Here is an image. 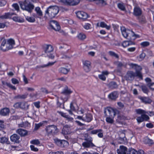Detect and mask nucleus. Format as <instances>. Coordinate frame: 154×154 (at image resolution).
Returning <instances> with one entry per match:
<instances>
[{"mask_svg": "<svg viewBox=\"0 0 154 154\" xmlns=\"http://www.w3.org/2000/svg\"><path fill=\"white\" fill-rule=\"evenodd\" d=\"M121 30L123 36L129 40H134L137 38L140 37L139 35L135 34L131 30L126 29L125 27H121Z\"/></svg>", "mask_w": 154, "mask_h": 154, "instance_id": "1", "label": "nucleus"}, {"mask_svg": "<svg viewBox=\"0 0 154 154\" xmlns=\"http://www.w3.org/2000/svg\"><path fill=\"white\" fill-rule=\"evenodd\" d=\"M32 0H25L24 1H20L19 2L20 8L23 10L31 13L34 9V6L31 3Z\"/></svg>", "mask_w": 154, "mask_h": 154, "instance_id": "2", "label": "nucleus"}, {"mask_svg": "<svg viewBox=\"0 0 154 154\" xmlns=\"http://www.w3.org/2000/svg\"><path fill=\"white\" fill-rule=\"evenodd\" d=\"M135 112L137 114L141 115V116L137 117L136 119L138 123L144 121H148L149 119V116L146 115L148 114L147 112L141 109H136Z\"/></svg>", "mask_w": 154, "mask_h": 154, "instance_id": "3", "label": "nucleus"}, {"mask_svg": "<svg viewBox=\"0 0 154 154\" xmlns=\"http://www.w3.org/2000/svg\"><path fill=\"white\" fill-rule=\"evenodd\" d=\"M59 8L56 6H50L45 11V16L47 14L50 19H52L55 17L59 11Z\"/></svg>", "mask_w": 154, "mask_h": 154, "instance_id": "4", "label": "nucleus"}, {"mask_svg": "<svg viewBox=\"0 0 154 154\" xmlns=\"http://www.w3.org/2000/svg\"><path fill=\"white\" fill-rule=\"evenodd\" d=\"M46 134L48 136L56 134L58 132L57 126L54 125H48L45 128Z\"/></svg>", "mask_w": 154, "mask_h": 154, "instance_id": "5", "label": "nucleus"}, {"mask_svg": "<svg viewBox=\"0 0 154 154\" xmlns=\"http://www.w3.org/2000/svg\"><path fill=\"white\" fill-rule=\"evenodd\" d=\"M129 65L133 69H135V73L136 74V76L139 79H142L143 75L141 72L142 68L141 66L137 64L132 63H130Z\"/></svg>", "mask_w": 154, "mask_h": 154, "instance_id": "6", "label": "nucleus"}, {"mask_svg": "<svg viewBox=\"0 0 154 154\" xmlns=\"http://www.w3.org/2000/svg\"><path fill=\"white\" fill-rule=\"evenodd\" d=\"M85 140L86 141L82 143V146L85 148H92L95 147L96 146L92 143V137L85 139Z\"/></svg>", "mask_w": 154, "mask_h": 154, "instance_id": "7", "label": "nucleus"}, {"mask_svg": "<svg viewBox=\"0 0 154 154\" xmlns=\"http://www.w3.org/2000/svg\"><path fill=\"white\" fill-rule=\"evenodd\" d=\"M125 132V131L122 130L119 131V142L120 143L125 144L127 142Z\"/></svg>", "mask_w": 154, "mask_h": 154, "instance_id": "8", "label": "nucleus"}, {"mask_svg": "<svg viewBox=\"0 0 154 154\" xmlns=\"http://www.w3.org/2000/svg\"><path fill=\"white\" fill-rule=\"evenodd\" d=\"M135 77L137 76L135 72L132 71H128L125 76L124 78L127 81H132Z\"/></svg>", "mask_w": 154, "mask_h": 154, "instance_id": "9", "label": "nucleus"}, {"mask_svg": "<svg viewBox=\"0 0 154 154\" xmlns=\"http://www.w3.org/2000/svg\"><path fill=\"white\" fill-rule=\"evenodd\" d=\"M54 140L57 146L62 147H65L68 144V142L64 140H61L58 139H55Z\"/></svg>", "mask_w": 154, "mask_h": 154, "instance_id": "10", "label": "nucleus"}, {"mask_svg": "<svg viewBox=\"0 0 154 154\" xmlns=\"http://www.w3.org/2000/svg\"><path fill=\"white\" fill-rule=\"evenodd\" d=\"M50 25L51 28L55 31H59L60 29L59 24L56 21H51Z\"/></svg>", "mask_w": 154, "mask_h": 154, "instance_id": "11", "label": "nucleus"}, {"mask_svg": "<svg viewBox=\"0 0 154 154\" xmlns=\"http://www.w3.org/2000/svg\"><path fill=\"white\" fill-rule=\"evenodd\" d=\"M83 68L84 70L87 72H89L91 69V62L88 60H85L83 62Z\"/></svg>", "mask_w": 154, "mask_h": 154, "instance_id": "12", "label": "nucleus"}, {"mask_svg": "<svg viewBox=\"0 0 154 154\" xmlns=\"http://www.w3.org/2000/svg\"><path fill=\"white\" fill-rule=\"evenodd\" d=\"M138 98L140 100L141 102L145 104H150L152 101L149 97L139 96Z\"/></svg>", "mask_w": 154, "mask_h": 154, "instance_id": "13", "label": "nucleus"}, {"mask_svg": "<svg viewBox=\"0 0 154 154\" xmlns=\"http://www.w3.org/2000/svg\"><path fill=\"white\" fill-rule=\"evenodd\" d=\"M11 141L15 143H18L20 142V137L17 134H14L11 135L10 137Z\"/></svg>", "mask_w": 154, "mask_h": 154, "instance_id": "14", "label": "nucleus"}, {"mask_svg": "<svg viewBox=\"0 0 154 154\" xmlns=\"http://www.w3.org/2000/svg\"><path fill=\"white\" fill-rule=\"evenodd\" d=\"M142 11L140 8L138 6L134 7L133 12V14L135 16H139L141 15Z\"/></svg>", "mask_w": 154, "mask_h": 154, "instance_id": "15", "label": "nucleus"}, {"mask_svg": "<svg viewBox=\"0 0 154 154\" xmlns=\"http://www.w3.org/2000/svg\"><path fill=\"white\" fill-rule=\"evenodd\" d=\"M107 112L109 116L112 117H114L116 114V112L115 110L112 108H109L105 109L104 111V113L106 116H107L108 115L106 114V112Z\"/></svg>", "mask_w": 154, "mask_h": 154, "instance_id": "16", "label": "nucleus"}, {"mask_svg": "<svg viewBox=\"0 0 154 154\" xmlns=\"http://www.w3.org/2000/svg\"><path fill=\"white\" fill-rule=\"evenodd\" d=\"M76 15L79 19L83 20L86 19L88 17V14L83 11H78L76 13Z\"/></svg>", "mask_w": 154, "mask_h": 154, "instance_id": "17", "label": "nucleus"}, {"mask_svg": "<svg viewBox=\"0 0 154 154\" xmlns=\"http://www.w3.org/2000/svg\"><path fill=\"white\" fill-rule=\"evenodd\" d=\"M144 152L142 150L138 151L132 148H129L127 151V154H144Z\"/></svg>", "mask_w": 154, "mask_h": 154, "instance_id": "18", "label": "nucleus"}, {"mask_svg": "<svg viewBox=\"0 0 154 154\" xmlns=\"http://www.w3.org/2000/svg\"><path fill=\"white\" fill-rule=\"evenodd\" d=\"M43 50L46 53L48 54L53 51L54 48L51 45H45L44 46Z\"/></svg>", "mask_w": 154, "mask_h": 154, "instance_id": "19", "label": "nucleus"}, {"mask_svg": "<svg viewBox=\"0 0 154 154\" xmlns=\"http://www.w3.org/2000/svg\"><path fill=\"white\" fill-rule=\"evenodd\" d=\"M10 112L9 109L7 107H5L0 110V115L3 116H8L9 115Z\"/></svg>", "mask_w": 154, "mask_h": 154, "instance_id": "20", "label": "nucleus"}, {"mask_svg": "<svg viewBox=\"0 0 154 154\" xmlns=\"http://www.w3.org/2000/svg\"><path fill=\"white\" fill-rule=\"evenodd\" d=\"M117 151L118 154H127L128 150L126 147L120 146L119 148L117 149Z\"/></svg>", "mask_w": 154, "mask_h": 154, "instance_id": "21", "label": "nucleus"}, {"mask_svg": "<svg viewBox=\"0 0 154 154\" xmlns=\"http://www.w3.org/2000/svg\"><path fill=\"white\" fill-rule=\"evenodd\" d=\"M1 49L4 51L10 49L6 42V40L5 39H4L1 45Z\"/></svg>", "mask_w": 154, "mask_h": 154, "instance_id": "22", "label": "nucleus"}, {"mask_svg": "<svg viewBox=\"0 0 154 154\" xmlns=\"http://www.w3.org/2000/svg\"><path fill=\"white\" fill-rule=\"evenodd\" d=\"M16 132L19 134L21 137H24L28 134V131L23 129H18L16 131Z\"/></svg>", "mask_w": 154, "mask_h": 154, "instance_id": "23", "label": "nucleus"}, {"mask_svg": "<svg viewBox=\"0 0 154 154\" xmlns=\"http://www.w3.org/2000/svg\"><path fill=\"white\" fill-rule=\"evenodd\" d=\"M118 97V94L117 91H114L108 95V97L113 100H115Z\"/></svg>", "mask_w": 154, "mask_h": 154, "instance_id": "24", "label": "nucleus"}, {"mask_svg": "<svg viewBox=\"0 0 154 154\" xmlns=\"http://www.w3.org/2000/svg\"><path fill=\"white\" fill-rule=\"evenodd\" d=\"M35 11L36 13V17L42 18L43 16V13L40 7H37L35 8Z\"/></svg>", "mask_w": 154, "mask_h": 154, "instance_id": "25", "label": "nucleus"}, {"mask_svg": "<svg viewBox=\"0 0 154 154\" xmlns=\"http://www.w3.org/2000/svg\"><path fill=\"white\" fill-rule=\"evenodd\" d=\"M71 133L70 128L67 125L64 126L62 129V133L64 135L70 134Z\"/></svg>", "mask_w": 154, "mask_h": 154, "instance_id": "26", "label": "nucleus"}, {"mask_svg": "<svg viewBox=\"0 0 154 154\" xmlns=\"http://www.w3.org/2000/svg\"><path fill=\"white\" fill-rule=\"evenodd\" d=\"M109 74V72L107 71H103L102 72L101 74L99 75L98 77L100 79L105 81L106 78L105 75H107Z\"/></svg>", "mask_w": 154, "mask_h": 154, "instance_id": "27", "label": "nucleus"}, {"mask_svg": "<svg viewBox=\"0 0 154 154\" xmlns=\"http://www.w3.org/2000/svg\"><path fill=\"white\" fill-rule=\"evenodd\" d=\"M7 43L10 49H12L13 48V45L15 44L14 40L12 38L8 39L7 41Z\"/></svg>", "mask_w": 154, "mask_h": 154, "instance_id": "28", "label": "nucleus"}, {"mask_svg": "<svg viewBox=\"0 0 154 154\" xmlns=\"http://www.w3.org/2000/svg\"><path fill=\"white\" fill-rule=\"evenodd\" d=\"M93 117L92 115L90 113H87L85 117H84L83 121L87 122H90L92 119Z\"/></svg>", "mask_w": 154, "mask_h": 154, "instance_id": "29", "label": "nucleus"}, {"mask_svg": "<svg viewBox=\"0 0 154 154\" xmlns=\"http://www.w3.org/2000/svg\"><path fill=\"white\" fill-rule=\"evenodd\" d=\"M108 86L109 88L111 89H116L118 87V85L116 83L114 82H110L108 84Z\"/></svg>", "mask_w": 154, "mask_h": 154, "instance_id": "30", "label": "nucleus"}, {"mask_svg": "<svg viewBox=\"0 0 154 154\" xmlns=\"http://www.w3.org/2000/svg\"><path fill=\"white\" fill-rule=\"evenodd\" d=\"M57 112L61 116L67 119L68 120L71 121L73 119L72 118L69 116L68 115H66L65 113H64L62 112L58 111Z\"/></svg>", "mask_w": 154, "mask_h": 154, "instance_id": "31", "label": "nucleus"}, {"mask_svg": "<svg viewBox=\"0 0 154 154\" xmlns=\"http://www.w3.org/2000/svg\"><path fill=\"white\" fill-rule=\"evenodd\" d=\"M0 143L3 144L6 143L7 144H10V142L8 140V138L5 137H0Z\"/></svg>", "mask_w": 154, "mask_h": 154, "instance_id": "32", "label": "nucleus"}, {"mask_svg": "<svg viewBox=\"0 0 154 154\" xmlns=\"http://www.w3.org/2000/svg\"><path fill=\"white\" fill-rule=\"evenodd\" d=\"M2 85H7L8 87L11 88L12 90H16V87L15 86L13 85L10 83L7 82H5L4 81L2 82Z\"/></svg>", "mask_w": 154, "mask_h": 154, "instance_id": "33", "label": "nucleus"}, {"mask_svg": "<svg viewBox=\"0 0 154 154\" xmlns=\"http://www.w3.org/2000/svg\"><path fill=\"white\" fill-rule=\"evenodd\" d=\"M60 72L64 74H66L69 71V70L64 67H61L59 69Z\"/></svg>", "mask_w": 154, "mask_h": 154, "instance_id": "34", "label": "nucleus"}, {"mask_svg": "<svg viewBox=\"0 0 154 154\" xmlns=\"http://www.w3.org/2000/svg\"><path fill=\"white\" fill-rule=\"evenodd\" d=\"M77 37L79 39L83 40L86 38V36L85 34L83 33H80L78 35Z\"/></svg>", "mask_w": 154, "mask_h": 154, "instance_id": "35", "label": "nucleus"}, {"mask_svg": "<svg viewBox=\"0 0 154 154\" xmlns=\"http://www.w3.org/2000/svg\"><path fill=\"white\" fill-rule=\"evenodd\" d=\"M72 91L70 89H68V87L66 86L63 90L62 91L61 93L64 94H71Z\"/></svg>", "mask_w": 154, "mask_h": 154, "instance_id": "36", "label": "nucleus"}, {"mask_svg": "<svg viewBox=\"0 0 154 154\" xmlns=\"http://www.w3.org/2000/svg\"><path fill=\"white\" fill-rule=\"evenodd\" d=\"M13 20L14 21L19 22H23L24 21V20L23 18L17 16L13 17Z\"/></svg>", "mask_w": 154, "mask_h": 154, "instance_id": "37", "label": "nucleus"}, {"mask_svg": "<svg viewBox=\"0 0 154 154\" xmlns=\"http://www.w3.org/2000/svg\"><path fill=\"white\" fill-rule=\"evenodd\" d=\"M133 44V43L131 41H125L122 43V45L125 48Z\"/></svg>", "mask_w": 154, "mask_h": 154, "instance_id": "38", "label": "nucleus"}, {"mask_svg": "<svg viewBox=\"0 0 154 154\" xmlns=\"http://www.w3.org/2000/svg\"><path fill=\"white\" fill-rule=\"evenodd\" d=\"M100 26L102 28H105L108 30L110 28V26H107L106 24L103 22H101L100 23Z\"/></svg>", "mask_w": 154, "mask_h": 154, "instance_id": "39", "label": "nucleus"}, {"mask_svg": "<svg viewBox=\"0 0 154 154\" xmlns=\"http://www.w3.org/2000/svg\"><path fill=\"white\" fill-rule=\"evenodd\" d=\"M71 0H60V2L63 4L67 5H71Z\"/></svg>", "mask_w": 154, "mask_h": 154, "instance_id": "40", "label": "nucleus"}, {"mask_svg": "<svg viewBox=\"0 0 154 154\" xmlns=\"http://www.w3.org/2000/svg\"><path fill=\"white\" fill-rule=\"evenodd\" d=\"M28 105L27 103L25 102H22L20 103V108L24 109H26L28 108Z\"/></svg>", "mask_w": 154, "mask_h": 154, "instance_id": "41", "label": "nucleus"}, {"mask_svg": "<svg viewBox=\"0 0 154 154\" xmlns=\"http://www.w3.org/2000/svg\"><path fill=\"white\" fill-rule=\"evenodd\" d=\"M27 94H19L15 96V98L16 99H24L27 96Z\"/></svg>", "mask_w": 154, "mask_h": 154, "instance_id": "42", "label": "nucleus"}, {"mask_svg": "<svg viewBox=\"0 0 154 154\" xmlns=\"http://www.w3.org/2000/svg\"><path fill=\"white\" fill-rule=\"evenodd\" d=\"M139 21L142 23H145L146 21L145 17L143 15L140 16L138 18Z\"/></svg>", "mask_w": 154, "mask_h": 154, "instance_id": "43", "label": "nucleus"}, {"mask_svg": "<svg viewBox=\"0 0 154 154\" xmlns=\"http://www.w3.org/2000/svg\"><path fill=\"white\" fill-rule=\"evenodd\" d=\"M113 118L114 117H107L106 118V121L108 123L112 124L114 122Z\"/></svg>", "mask_w": 154, "mask_h": 154, "instance_id": "44", "label": "nucleus"}, {"mask_svg": "<svg viewBox=\"0 0 154 154\" xmlns=\"http://www.w3.org/2000/svg\"><path fill=\"white\" fill-rule=\"evenodd\" d=\"M13 14L10 13H5L4 15L2 16V18L5 19L10 18Z\"/></svg>", "mask_w": 154, "mask_h": 154, "instance_id": "45", "label": "nucleus"}, {"mask_svg": "<svg viewBox=\"0 0 154 154\" xmlns=\"http://www.w3.org/2000/svg\"><path fill=\"white\" fill-rule=\"evenodd\" d=\"M118 6L119 9L123 11H125L126 8L125 5L123 3H119L118 4Z\"/></svg>", "mask_w": 154, "mask_h": 154, "instance_id": "46", "label": "nucleus"}, {"mask_svg": "<svg viewBox=\"0 0 154 154\" xmlns=\"http://www.w3.org/2000/svg\"><path fill=\"white\" fill-rule=\"evenodd\" d=\"M26 18V20L29 22H34L35 21V18L33 17L27 16Z\"/></svg>", "mask_w": 154, "mask_h": 154, "instance_id": "47", "label": "nucleus"}, {"mask_svg": "<svg viewBox=\"0 0 154 154\" xmlns=\"http://www.w3.org/2000/svg\"><path fill=\"white\" fill-rule=\"evenodd\" d=\"M80 0H71V5H75L78 4L80 2Z\"/></svg>", "mask_w": 154, "mask_h": 154, "instance_id": "48", "label": "nucleus"}, {"mask_svg": "<svg viewBox=\"0 0 154 154\" xmlns=\"http://www.w3.org/2000/svg\"><path fill=\"white\" fill-rule=\"evenodd\" d=\"M126 64H124L121 62H119L117 63V66L118 68H121L122 67H124L126 68Z\"/></svg>", "mask_w": 154, "mask_h": 154, "instance_id": "49", "label": "nucleus"}, {"mask_svg": "<svg viewBox=\"0 0 154 154\" xmlns=\"http://www.w3.org/2000/svg\"><path fill=\"white\" fill-rule=\"evenodd\" d=\"M30 143L32 144L36 145L39 144L40 143V141L38 139H35L32 140L31 141Z\"/></svg>", "mask_w": 154, "mask_h": 154, "instance_id": "50", "label": "nucleus"}, {"mask_svg": "<svg viewBox=\"0 0 154 154\" xmlns=\"http://www.w3.org/2000/svg\"><path fill=\"white\" fill-rule=\"evenodd\" d=\"M103 130L101 129H98L97 130H93L90 132L91 134H96L99 132L102 131Z\"/></svg>", "mask_w": 154, "mask_h": 154, "instance_id": "51", "label": "nucleus"}, {"mask_svg": "<svg viewBox=\"0 0 154 154\" xmlns=\"http://www.w3.org/2000/svg\"><path fill=\"white\" fill-rule=\"evenodd\" d=\"M150 43L148 42H142L140 44V45L143 47H145L149 46Z\"/></svg>", "mask_w": 154, "mask_h": 154, "instance_id": "52", "label": "nucleus"}, {"mask_svg": "<svg viewBox=\"0 0 154 154\" xmlns=\"http://www.w3.org/2000/svg\"><path fill=\"white\" fill-rule=\"evenodd\" d=\"M12 83L14 85L17 84H19V81L16 78H13L11 79Z\"/></svg>", "mask_w": 154, "mask_h": 154, "instance_id": "53", "label": "nucleus"}, {"mask_svg": "<svg viewBox=\"0 0 154 154\" xmlns=\"http://www.w3.org/2000/svg\"><path fill=\"white\" fill-rule=\"evenodd\" d=\"M109 54L111 56L117 58H119L118 55L113 51H109Z\"/></svg>", "mask_w": 154, "mask_h": 154, "instance_id": "54", "label": "nucleus"}, {"mask_svg": "<svg viewBox=\"0 0 154 154\" xmlns=\"http://www.w3.org/2000/svg\"><path fill=\"white\" fill-rule=\"evenodd\" d=\"M56 61H55L54 62H49L48 64L46 65H44L42 66L41 67L42 68H44L46 67H48L50 66H51L54 64L55 63Z\"/></svg>", "mask_w": 154, "mask_h": 154, "instance_id": "55", "label": "nucleus"}, {"mask_svg": "<svg viewBox=\"0 0 154 154\" xmlns=\"http://www.w3.org/2000/svg\"><path fill=\"white\" fill-rule=\"evenodd\" d=\"M43 123H40L38 124H35V129L36 130L38 129L40 127L42 126L43 125Z\"/></svg>", "mask_w": 154, "mask_h": 154, "instance_id": "56", "label": "nucleus"}, {"mask_svg": "<svg viewBox=\"0 0 154 154\" xmlns=\"http://www.w3.org/2000/svg\"><path fill=\"white\" fill-rule=\"evenodd\" d=\"M145 80L147 82V85L149 88V84L154 83V82H152L151 79L149 78H146L145 79Z\"/></svg>", "mask_w": 154, "mask_h": 154, "instance_id": "57", "label": "nucleus"}, {"mask_svg": "<svg viewBox=\"0 0 154 154\" xmlns=\"http://www.w3.org/2000/svg\"><path fill=\"white\" fill-rule=\"evenodd\" d=\"M24 122V128H27L30 127V123L27 121H26Z\"/></svg>", "mask_w": 154, "mask_h": 154, "instance_id": "58", "label": "nucleus"}, {"mask_svg": "<svg viewBox=\"0 0 154 154\" xmlns=\"http://www.w3.org/2000/svg\"><path fill=\"white\" fill-rule=\"evenodd\" d=\"M143 91L145 93H147L148 92V89L145 86H142L141 87Z\"/></svg>", "mask_w": 154, "mask_h": 154, "instance_id": "59", "label": "nucleus"}, {"mask_svg": "<svg viewBox=\"0 0 154 154\" xmlns=\"http://www.w3.org/2000/svg\"><path fill=\"white\" fill-rule=\"evenodd\" d=\"M146 140L147 143L149 145H152L154 144L153 140L149 138H147Z\"/></svg>", "mask_w": 154, "mask_h": 154, "instance_id": "60", "label": "nucleus"}, {"mask_svg": "<svg viewBox=\"0 0 154 154\" xmlns=\"http://www.w3.org/2000/svg\"><path fill=\"white\" fill-rule=\"evenodd\" d=\"M20 102L16 103L14 105V107L16 109L20 108Z\"/></svg>", "mask_w": 154, "mask_h": 154, "instance_id": "61", "label": "nucleus"}, {"mask_svg": "<svg viewBox=\"0 0 154 154\" xmlns=\"http://www.w3.org/2000/svg\"><path fill=\"white\" fill-rule=\"evenodd\" d=\"M13 7L17 11H19V7L17 4H14L12 5Z\"/></svg>", "mask_w": 154, "mask_h": 154, "instance_id": "62", "label": "nucleus"}, {"mask_svg": "<svg viewBox=\"0 0 154 154\" xmlns=\"http://www.w3.org/2000/svg\"><path fill=\"white\" fill-rule=\"evenodd\" d=\"M30 147L32 150L35 152L38 151V149L36 147H35V146L33 145H31L30 146Z\"/></svg>", "mask_w": 154, "mask_h": 154, "instance_id": "63", "label": "nucleus"}, {"mask_svg": "<svg viewBox=\"0 0 154 154\" xmlns=\"http://www.w3.org/2000/svg\"><path fill=\"white\" fill-rule=\"evenodd\" d=\"M146 56L145 54L144 53H142L139 56L140 60H141L143 59Z\"/></svg>", "mask_w": 154, "mask_h": 154, "instance_id": "64", "label": "nucleus"}]
</instances>
